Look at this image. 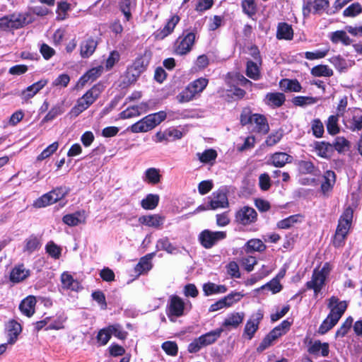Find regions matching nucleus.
I'll use <instances>...</instances> for the list:
<instances>
[{"label":"nucleus","mask_w":362,"mask_h":362,"mask_svg":"<svg viewBox=\"0 0 362 362\" xmlns=\"http://www.w3.org/2000/svg\"><path fill=\"white\" fill-rule=\"evenodd\" d=\"M291 157L286 153L277 152L272 156L271 160L272 165L277 168H281L286 163L290 162Z\"/></svg>","instance_id":"34"},{"label":"nucleus","mask_w":362,"mask_h":362,"mask_svg":"<svg viewBox=\"0 0 362 362\" xmlns=\"http://www.w3.org/2000/svg\"><path fill=\"white\" fill-rule=\"evenodd\" d=\"M329 272V268L327 263L320 270L315 269L311 280L306 284L307 288L313 289L315 295H317L322 289Z\"/></svg>","instance_id":"5"},{"label":"nucleus","mask_w":362,"mask_h":362,"mask_svg":"<svg viewBox=\"0 0 362 362\" xmlns=\"http://www.w3.org/2000/svg\"><path fill=\"white\" fill-rule=\"evenodd\" d=\"M284 334V332L281 331L279 328L276 327L264 338V339L258 346L257 350H264L265 349L271 346L274 341H275L276 339H278Z\"/></svg>","instance_id":"21"},{"label":"nucleus","mask_w":362,"mask_h":362,"mask_svg":"<svg viewBox=\"0 0 362 362\" xmlns=\"http://www.w3.org/2000/svg\"><path fill=\"white\" fill-rule=\"evenodd\" d=\"M30 274V272L25 269L23 264L16 267L11 272L10 279L13 282H20L25 279Z\"/></svg>","instance_id":"26"},{"label":"nucleus","mask_w":362,"mask_h":362,"mask_svg":"<svg viewBox=\"0 0 362 362\" xmlns=\"http://www.w3.org/2000/svg\"><path fill=\"white\" fill-rule=\"evenodd\" d=\"M161 175L158 169L155 168H148L145 172L144 180L150 184L156 185L160 182Z\"/></svg>","instance_id":"39"},{"label":"nucleus","mask_w":362,"mask_h":362,"mask_svg":"<svg viewBox=\"0 0 362 362\" xmlns=\"http://www.w3.org/2000/svg\"><path fill=\"white\" fill-rule=\"evenodd\" d=\"M166 118L164 111L151 114L131 126V131L134 133L146 132L163 122Z\"/></svg>","instance_id":"3"},{"label":"nucleus","mask_w":362,"mask_h":362,"mask_svg":"<svg viewBox=\"0 0 362 362\" xmlns=\"http://www.w3.org/2000/svg\"><path fill=\"white\" fill-rule=\"evenodd\" d=\"M310 354L318 355L320 353L322 356H327L329 354V344L327 343H322L320 341H315L309 347Z\"/></svg>","instance_id":"30"},{"label":"nucleus","mask_w":362,"mask_h":362,"mask_svg":"<svg viewBox=\"0 0 362 362\" xmlns=\"http://www.w3.org/2000/svg\"><path fill=\"white\" fill-rule=\"evenodd\" d=\"M111 337V333L109 327H107L100 329L97 335V340L100 345L104 346L107 344Z\"/></svg>","instance_id":"62"},{"label":"nucleus","mask_w":362,"mask_h":362,"mask_svg":"<svg viewBox=\"0 0 362 362\" xmlns=\"http://www.w3.org/2000/svg\"><path fill=\"white\" fill-rule=\"evenodd\" d=\"M252 118V123L256 124L257 131L259 133L266 134L269 131V126L267 119L262 115L254 114Z\"/></svg>","instance_id":"28"},{"label":"nucleus","mask_w":362,"mask_h":362,"mask_svg":"<svg viewBox=\"0 0 362 362\" xmlns=\"http://www.w3.org/2000/svg\"><path fill=\"white\" fill-rule=\"evenodd\" d=\"M6 332L8 336V344H13L17 339L18 336L22 331V327L20 323L13 320L8 322L6 327Z\"/></svg>","instance_id":"17"},{"label":"nucleus","mask_w":362,"mask_h":362,"mask_svg":"<svg viewBox=\"0 0 362 362\" xmlns=\"http://www.w3.org/2000/svg\"><path fill=\"white\" fill-rule=\"evenodd\" d=\"M303 220V216L300 214H295L288 216L277 223V227L281 229H288L295 226L298 223H300Z\"/></svg>","instance_id":"29"},{"label":"nucleus","mask_w":362,"mask_h":362,"mask_svg":"<svg viewBox=\"0 0 362 362\" xmlns=\"http://www.w3.org/2000/svg\"><path fill=\"white\" fill-rule=\"evenodd\" d=\"M103 71L101 66L95 67L87 71L78 81V86H84L88 81H93L99 77Z\"/></svg>","instance_id":"27"},{"label":"nucleus","mask_w":362,"mask_h":362,"mask_svg":"<svg viewBox=\"0 0 362 362\" xmlns=\"http://www.w3.org/2000/svg\"><path fill=\"white\" fill-rule=\"evenodd\" d=\"M158 246L160 247V250H165L170 254H173L177 250V247L173 245L168 238L159 240L158 242Z\"/></svg>","instance_id":"55"},{"label":"nucleus","mask_w":362,"mask_h":362,"mask_svg":"<svg viewBox=\"0 0 362 362\" xmlns=\"http://www.w3.org/2000/svg\"><path fill=\"white\" fill-rule=\"evenodd\" d=\"M98 45L97 41L90 37L83 40L80 45V54L83 58H88L95 52Z\"/></svg>","instance_id":"19"},{"label":"nucleus","mask_w":362,"mask_h":362,"mask_svg":"<svg viewBox=\"0 0 362 362\" xmlns=\"http://www.w3.org/2000/svg\"><path fill=\"white\" fill-rule=\"evenodd\" d=\"M329 6L328 0H314L309 1L304 4L303 6V15L304 17L309 16L312 11L315 14H321L326 11Z\"/></svg>","instance_id":"11"},{"label":"nucleus","mask_w":362,"mask_h":362,"mask_svg":"<svg viewBox=\"0 0 362 362\" xmlns=\"http://www.w3.org/2000/svg\"><path fill=\"white\" fill-rule=\"evenodd\" d=\"M331 40L333 43L342 42L345 45L351 44V40L344 30H337L332 33Z\"/></svg>","instance_id":"46"},{"label":"nucleus","mask_w":362,"mask_h":362,"mask_svg":"<svg viewBox=\"0 0 362 362\" xmlns=\"http://www.w3.org/2000/svg\"><path fill=\"white\" fill-rule=\"evenodd\" d=\"M344 125L352 132H358L362 129V111L360 109H354L352 111V117L344 120Z\"/></svg>","instance_id":"16"},{"label":"nucleus","mask_w":362,"mask_h":362,"mask_svg":"<svg viewBox=\"0 0 362 362\" xmlns=\"http://www.w3.org/2000/svg\"><path fill=\"white\" fill-rule=\"evenodd\" d=\"M109 330L110 331L111 335L113 334L115 337L119 339H124L127 336V332L124 331L121 325L116 324L109 325Z\"/></svg>","instance_id":"61"},{"label":"nucleus","mask_w":362,"mask_h":362,"mask_svg":"<svg viewBox=\"0 0 362 362\" xmlns=\"http://www.w3.org/2000/svg\"><path fill=\"white\" fill-rule=\"evenodd\" d=\"M312 131L316 138H321L323 136L325 129L324 125L320 119H315L312 122Z\"/></svg>","instance_id":"54"},{"label":"nucleus","mask_w":362,"mask_h":362,"mask_svg":"<svg viewBox=\"0 0 362 362\" xmlns=\"http://www.w3.org/2000/svg\"><path fill=\"white\" fill-rule=\"evenodd\" d=\"M151 56V52L149 49H146L143 54H140L136 58L130 68V70L134 71L132 74L134 76H139L146 70L149 64Z\"/></svg>","instance_id":"12"},{"label":"nucleus","mask_w":362,"mask_h":362,"mask_svg":"<svg viewBox=\"0 0 362 362\" xmlns=\"http://www.w3.org/2000/svg\"><path fill=\"white\" fill-rule=\"evenodd\" d=\"M26 24V18L21 14H13L0 18V29L2 30L18 29Z\"/></svg>","instance_id":"6"},{"label":"nucleus","mask_w":362,"mask_h":362,"mask_svg":"<svg viewBox=\"0 0 362 362\" xmlns=\"http://www.w3.org/2000/svg\"><path fill=\"white\" fill-rule=\"evenodd\" d=\"M246 246H247L246 251L247 252H252V251L262 252L266 248L265 245L259 239L250 240L249 241H247Z\"/></svg>","instance_id":"48"},{"label":"nucleus","mask_w":362,"mask_h":362,"mask_svg":"<svg viewBox=\"0 0 362 362\" xmlns=\"http://www.w3.org/2000/svg\"><path fill=\"white\" fill-rule=\"evenodd\" d=\"M300 171L304 174H315V167L311 161L301 160L298 163Z\"/></svg>","instance_id":"56"},{"label":"nucleus","mask_w":362,"mask_h":362,"mask_svg":"<svg viewBox=\"0 0 362 362\" xmlns=\"http://www.w3.org/2000/svg\"><path fill=\"white\" fill-rule=\"evenodd\" d=\"M164 217L159 214L143 216L139 218V221L148 227L158 228L163 225Z\"/></svg>","instance_id":"22"},{"label":"nucleus","mask_w":362,"mask_h":362,"mask_svg":"<svg viewBox=\"0 0 362 362\" xmlns=\"http://www.w3.org/2000/svg\"><path fill=\"white\" fill-rule=\"evenodd\" d=\"M283 136L284 131L282 129H278L269 135L265 141V143L268 146H272L279 142Z\"/></svg>","instance_id":"53"},{"label":"nucleus","mask_w":362,"mask_h":362,"mask_svg":"<svg viewBox=\"0 0 362 362\" xmlns=\"http://www.w3.org/2000/svg\"><path fill=\"white\" fill-rule=\"evenodd\" d=\"M252 61H247L246 66V75L254 80H257L260 76L259 67Z\"/></svg>","instance_id":"45"},{"label":"nucleus","mask_w":362,"mask_h":362,"mask_svg":"<svg viewBox=\"0 0 362 362\" xmlns=\"http://www.w3.org/2000/svg\"><path fill=\"white\" fill-rule=\"evenodd\" d=\"M235 218L239 224L247 226L256 222L257 214L253 208L245 206L236 212Z\"/></svg>","instance_id":"9"},{"label":"nucleus","mask_w":362,"mask_h":362,"mask_svg":"<svg viewBox=\"0 0 362 362\" xmlns=\"http://www.w3.org/2000/svg\"><path fill=\"white\" fill-rule=\"evenodd\" d=\"M53 193L54 192H49L42 195L35 201V206L36 207L41 208L57 202V197H54Z\"/></svg>","instance_id":"41"},{"label":"nucleus","mask_w":362,"mask_h":362,"mask_svg":"<svg viewBox=\"0 0 362 362\" xmlns=\"http://www.w3.org/2000/svg\"><path fill=\"white\" fill-rule=\"evenodd\" d=\"M197 155L202 163H209L217 157V153L214 149L206 150L202 153H198Z\"/></svg>","instance_id":"60"},{"label":"nucleus","mask_w":362,"mask_h":362,"mask_svg":"<svg viewBox=\"0 0 362 362\" xmlns=\"http://www.w3.org/2000/svg\"><path fill=\"white\" fill-rule=\"evenodd\" d=\"M222 332L223 329H216L196 338L189 344L188 351L196 353L202 347L214 344L221 337Z\"/></svg>","instance_id":"4"},{"label":"nucleus","mask_w":362,"mask_h":362,"mask_svg":"<svg viewBox=\"0 0 362 362\" xmlns=\"http://www.w3.org/2000/svg\"><path fill=\"white\" fill-rule=\"evenodd\" d=\"M58 142H54L48 146L37 157V160L42 161L52 155L58 148Z\"/></svg>","instance_id":"52"},{"label":"nucleus","mask_w":362,"mask_h":362,"mask_svg":"<svg viewBox=\"0 0 362 362\" xmlns=\"http://www.w3.org/2000/svg\"><path fill=\"white\" fill-rule=\"evenodd\" d=\"M185 303L178 296H172L168 310V315L171 321H174L173 317H178L184 314Z\"/></svg>","instance_id":"14"},{"label":"nucleus","mask_w":362,"mask_h":362,"mask_svg":"<svg viewBox=\"0 0 362 362\" xmlns=\"http://www.w3.org/2000/svg\"><path fill=\"white\" fill-rule=\"evenodd\" d=\"M337 322L338 321L337 320H335L333 317H330V315H328L326 319L320 326L318 333L320 334H325L332 327H334Z\"/></svg>","instance_id":"47"},{"label":"nucleus","mask_w":362,"mask_h":362,"mask_svg":"<svg viewBox=\"0 0 362 362\" xmlns=\"http://www.w3.org/2000/svg\"><path fill=\"white\" fill-rule=\"evenodd\" d=\"M243 12L248 16L252 17L256 13L255 0H243L241 3Z\"/></svg>","instance_id":"50"},{"label":"nucleus","mask_w":362,"mask_h":362,"mask_svg":"<svg viewBox=\"0 0 362 362\" xmlns=\"http://www.w3.org/2000/svg\"><path fill=\"white\" fill-rule=\"evenodd\" d=\"M36 302L35 296H29L21 301L19 309L27 317H31L35 313Z\"/></svg>","instance_id":"20"},{"label":"nucleus","mask_w":362,"mask_h":362,"mask_svg":"<svg viewBox=\"0 0 362 362\" xmlns=\"http://www.w3.org/2000/svg\"><path fill=\"white\" fill-rule=\"evenodd\" d=\"M244 313H232L223 322V326H231L233 327H237L240 323H242Z\"/></svg>","instance_id":"42"},{"label":"nucleus","mask_w":362,"mask_h":362,"mask_svg":"<svg viewBox=\"0 0 362 362\" xmlns=\"http://www.w3.org/2000/svg\"><path fill=\"white\" fill-rule=\"evenodd\" d=\"M159 196L158 194H149L145 199L141 200V206L146 210L154 209L158 204Z\"/></svg>","instance_id":"36"},{"label":"nucleus","mask_w":362,"mask_h":362,"mask_svg":"<svg viewBox=\"0 0 362 362\" xmlns=\"http://www.w3.org/2000/svg\"><path fill=\"white\" fill-rule=\"evenodd\" d=\"M154 256V253H150L141 257L139 263L135 267L136 272L141 274L144 272H148L152 268L151 259Z\"/></svg>","instance_id":"25"},{"label":"nucleus","mask_w":362,"mask_h":362,"mask_svg":"<svg viewBox=\"0 0 362 362\" xmlns=\"http://www.w3.org/2000/svg\"><path fill=\"white\" fill-rule=\"evenodd\" d=\"M61 282L64 289L78 291L81 288L80 284L68 272H64L61 275Z\"/></svg>","instance_id":"24"},{"label":"nucleus","mask_w":362,"mask_h":362,"mask_svg":"<svg viewBox=\"0 0 362 362\" xmlns=\"http://www.w3.org/2000/svg\"><path fill=\"white\" fill-rule=\"evenodd\" d=\"M40 247V239L37 236L32 235L25 240L24 252L31 254L37 250Z\"/></svg>","instance_id":"33"},{"label":"nucleus","mask_w":362,"mask_h":362,"mask_svg":"<svg viewBox=\"0 0 362 362\" xmlns=\"http://www.w3.org/2000/svg\"><path fill=\"white\" fill-rule=\"evenodd\" d=\"M339 117L337 115H330L326 122L327 132L331 135H336L340 132V127L338 124Z\"/></svg>","instance_id":"35"},{"label":"nucleus","mask_w":362,"mask_h":362,"mask_svg":"<svg viewBox=\"0 0 362 362\" xmlns=\"http://www.w3.org/2000/svg\"><path fill=\"white\" fill-rule=\"evenodd\" d=\"M352 323L353 318L351 317H347L346 320L344 322V323L341 325L339 329L336 332V337H344L351 327Z\"/></svg>","instance_id":"57"},{"label":"nucleus","mask_w":362,"mask_h":362,"mask_svg":"<svg viewBox=\"0 0 362 362\" xmlns=\"http://www.w3.org/2000/svg\"><path fill=\"white\" fill-rule=\"evenodd\" d=\"M226 237L224 231L212 232L209 230H203L199 235L201 245L206 249L212 247L218 241L223 240Z\"/></svg>","instance_id":"7"},{"label":"nucleus","mask_w":362,"mask_h":362,"mask_svg":"<svg viewBox=\"0 0 362 362\" xmlns=\"http://www.w3.org/2000/svg\"><path fill=\"white\" fill-rule=\"evenodd\" d=\"M210 199L209 206L205 207L200 206L198 207V210L216 209L228 206L227 195L221 190L213 192Z\"/></svg>","instance_id":"10"},{"label":"nucleus","mask_w":362,"mask_h":362,"mask_svg":"<svg viewBox=\"0 0 362 362\" xmlns=\"http://www.w3.org/2000/svg\"><path fill=\"white\" fill-rule=\"evenodd\" d=\"M207 84L208 79L205 78H200L193 81L189 84V86L191 88H193L194 93H199L203 91V90L206 87Z\"/></svg>","instance_id":"58"},{"label":"nucleus","mask_w":362,"mask_h":362,"mask_svg":"<svg viewBox=\"0 0 362 362\" xmlns=\"http://www.w3.org/2000/svg\"><path fill=\"white\" fill-rule=\"evenodd\" d=\"M162 349L164 350V351L168 354L170 356H176L178 351L177 345L174 341H168L162 344Z\"/></svg>","instance_id":"64"},{"label":"nucleus","mask_w":362,"mask_h":362,"mask_svg":"<svg viewBox=\"0 0 362 362\" xmlns=\"http://www.w3.org/2000/svg\"><path fill=\"white\" fill-rule=\"evenodd\" d=\"M47 82L48 81L47 79H41L39 81L28 86L21 93L23 98L26 100L32 98L47 85Z\"/></svg>","instance_id":"18"},{"label":"nucleus","mask_w":362,"mask_h":362,"mask_svg":"<svg viewBox=\"0 0 362 362\" xmlns=\"http://www.w3.org/2000/svg\"><path fill=\"white\" fill-rule=\"evenodd\" d=\"M315 150L319 156L327 158L329 152L332 150V144L325 141H317L315 144Z\"/></svg>","instance_id":"43"},{"label":"nucleus","mask_w":362,"mask_h":362,"mask_svg":"<svg viewBox=\"0 0 362 362\" xmlns=\"http://www.w3.org/2000/svg\"><path fill=\"white\" fill-rule=\"evenodd\" d=\"M353 214V209L349 206L340 216L333 240L335 247H340L345 240L352 223Z\"/></svg>","instance_id":"1"},{"label":"nucleus","mask_w":362,"mask_h":362,"mask_svg":"<svg viewBox=\"0 0 362 362\" xmlns=\"http://www.w3.org/2000/svg\"><path fill=\"white\" fill-rule=\"evenodd\" d=\"M263 318V313L261 310H258L256 313H254L249 320L247 322L244 333L247 336L249 339H251L256 331L259 327V324Z\"/></svg>","instance_id":"15"},{"label":"nucleus","mask_w":362,"mask_h":362,"mask_svg":"<svg viewBox=\"0 0 362 362\" xmlns=\"http://www.w3.org/2000/svg\"><path fill=\"white\" fill-rule=\"evenodd\" d=\"M362 12V6L361 4L356 2L349 6L343 11V15L345 17H355Z\"/></svg>","instance_id":"49"},{"label":"nucleus","mask_w":362,"mask_h":362,"mask_svg":"<svg viewBox=\"0 0 362 362\" xmlns=\"http://www.w3.org/2000/svg\"><path fill=\"white\" fill-rule=\"evenodd\" d=\"M64 112V110L62 105H55L49 111V112L43 118L42 122H47L52 121L58 115H62Z\"/></svg>","instance_id":"51"},{"label":"nucleus","mask_w":362,"mask_h":362,"mask_svg":"<svg viewBox=\"0 0 362 362\" xmlns=\"http://www.w3.org/2000/svg\"><path fill=\"white\" fill-rule=\"evenodd\" d=\"M103 90V86L98 83L93 86L81 98H78L76 105L71 109V113L78 116L88 109L99 97Z\"/></svg>","instance_id":"2"},{"label":"nucleus","mask_w":362,"mask_h":362,"mask_svg":"<svg viewBox=\"0 0 362 362\" xmlns=\"http://www.w3.org/2000/svg\"><path fill=\"white\" fill-rule=\"evenodd\" d=\"M334 72L327 65L320 64L315 66L311 69V74L316 77H329L333 75Z\"/></svg>","instance_id":"37"},{"label":"nucleus","mask_w":362,"mask_h":362,"mask_svg":"<svg viewBox=\"0 0 362 362\" xmlns=\"http://www.w3.org/2000/svg\"><path fill=\"white\" fill-rule=\"evenodd\" d=\"M179 21L180 17L177 15L173 16L168 21L163 29L161 30L160 33V38H163L170 34Z\"/></svg>","instance_id":"44"},{"label":"nucleus","mask_w":362,"mask_h":362,"mask_svg":"<svg viewBox=\"0 0 362 362\" xmlns=\"http://www.w3.org/2000/svg\"><path fill=\"white\" fill-rule=\"evenodd\" d=\"M281 88L286 91L300 92L301 86L297 80L283 79L280 81Z\"/></svg>","instance_id":"38"},{"label":"nucleus","mask_w":362,"mask_h":362,"mask_svg":"<svg viewBox=\"0 0 362 362\" xmlns=\"http://www.w3.org/2000/svg\"><path fill=\"white\" fill-rule=\"evenodd\" d=\"M324 178L325 182H323L321 185V189L323 194H326L327 192L332 190L336 181V175L334 172L332 170H327L325 173Z\"/></svg>","instance_id":"31"},{"label":"nucleus","mask_w":362,"mask_h":362,"mask_svg":"<svg viewBox=\"0 0 362 362\" xmlns=\"http://www.w3.org/2000/svg\"><path fill=\"white\" fill-rule=\"evenodd\" d=\"M203 291L206 296H210L215 293H224L227 291V288L224 285L209 282L204 284Z\"/></svg>","instance_id":"32"},{"label":"nucleus","mask_w":362,"mask_h":362,"mask_svg":"<svg viewBox=\"0 0 362 362\" xmlns=\"http://www.w3.org/2000/svg\"><path fill=\"white\" fill-rule=\"evenodd\" d=\"M347 305L346 301H339L337 297L332 296L329 299L328 308L330 309L329 315L339 321L346 311Z\"/></svg>","instance_id":"13"},{"label":"nucleus","mask_w":362,"mask_h":362,"mask_svg":"<svg viewBox=\"0 0 362 362\" xmlns=\"http://www.w3.org/2000/svg\"><path fill=\"white\" fill-rule=\"evenodd\" d=\"M268 100L276 107L281 106L285 101V96L283 93H275L267 95Z\"/></svg>","instance_id":"59"},{"label":"nucleus","mask_w":362,"mask_h":362,"mask_svg":"<svg viewBox=\"0 0 362 362\" xmlns=\"http://www.w3.org/2000/svg\"><path fill=\"white\" fill-rule=\"evenodd\" d=\"M293 37V30L291 25L279 23L277 26L276 38L279 40H291Z\"/></svg>","instance_id":"23"},{"label":"nucleus","mask_w":362,"mask_h":362,"mask_svg":"<svg viewBox=\"0 0 362 362\" xmlns=\"http://www.w3.org/2000/svg\"><path fill=\"white\" fill-rule=\"evenodd\" d=\"M350 146V142L344 136H337L332 144V147H334L339 153H344L349 151Z\"/></svg>","instance_id":"40"},{"label":"nucleus","mask_w":362,"mask_h":362,"mask_svg":"<svg viewBox=\"0 0 362 362\" xmlns=\"http://www.w3.org/2000/svg\"><path fill=\"white\" fill-rule=\"evenodd\" d=\"M197 93H194L193 88H190L189 85L184 90H182L178 95V100L180 103L188 102L191 100Z\"/></svg>","instance_id":"63"},{"label":"nucleus","mask_w":362,"mask_h":362,"mask_svg":"<svg viewBox=\"0 0 362 362\" xmlns=\"http://www.w3.org/2000/svg\"><path fill=\"white\" fill-rule=\"evenodd\" d=\"M195 42V33L189 32L180 37L175 44V52L179 55H185L189 52Z\"/></svg>","instance_id":"8"}]
</instances>
